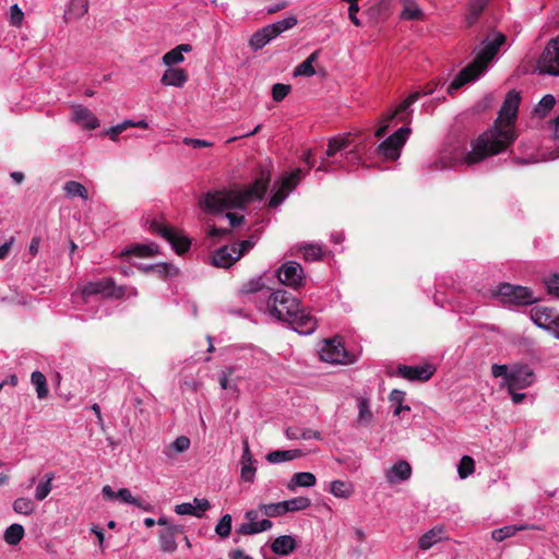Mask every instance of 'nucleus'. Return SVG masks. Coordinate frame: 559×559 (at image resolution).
I'll return each mask as SVG.
<instances>
[{
  "instance_id": "f257e3e1",
  "label": "nucleus",
  "mask_w": 559,
  "mask_h": 559,
  "mask_svg": "<svg viewBox=\"0 0 559 559\" xmlns=\"http://www.w3.org/2000/svg\"><path fill=\"white\" fill-rule=\"evenodd\" d=\"M520 103V92L511 90L507 93L493 126L472 142V151L463 158L466 165L477 164L488 156L506 151L513 144L518 138L514 123Z\"/></svg>"
},
{
  "instance_id": "f03ea898",
  "label": "nucleus",
  "mask_w": 559,
  "mask_h": 559,
  "mask_svg": "<svg viewBox=\"0 0 559 559\" xmlns=\"http://www.w3.org/2000/svg\"><path fill=\"white\" fill-rule=\"evenodd\" d=\"M271 176L261 171L260 176L246 190H215L203 194L199 200L202 210L209 213H219L224 210L239 209L253 199H262L269 189Z\"/></svg>"
},
{
  "instance_id": "7ed1b4c3",
  "label": "nucleus",
  "mask_w": 559,
  "mask_h": 559,
  "mask_svg": "<svg viewBox=\"0 0 559 559\" xmlns=\"http://www.w3.org/2000/svg\"><path fill=\"white\" fill-rule=\"evenodd\" d=\"M507 37L500 32H492L481 41V49L474 60L463 68L448 86V93L453 94L466 83L477 79L488 67L489 62L498 53Z\"/></svg>"
},
{
  "instance_id": "20e7f679",
  "label": "nucleus",
  "mask_w": 559,
  "mask_h": 559,
  "mask_svg": "<svg viewBox=\"0 0 559 559\" xmlns=\"http://www.w3.org/2000/svg\"><path fill=\"white\" fill-rule=\"evenodd\" d=\"M267 308L273 317L288 322L300 312V301L290 293L278 289L271 294Z\"/></svg>"
},
{
  "instance_id": "39448f33",
  "label": "nucleus",
  "mask_w": 559,
  "mask_h": 559,
  "mask_svg": "<svg viewBox=\"0 0 559 559\" xmlns=\"http://www.w3.org/2000/svg\"><path fill=\"white\" fill-rule=\"evenodd\" d=\"M297 24V19L295 16H288L282 21L276 23L266 25L260 29H258L249 39V46L253 50H259L263 48L266 44H269L276 36L281 35L283 32L293 28Z\"/></svg>"
},
{
  "instance_id": "423d86ee",
  "label": "nucleus",
  "mask_w": 559,
  "mask_h": 559,
  "mask_svg": "<svg viewBox=\"0 0 559 559\" xmlns=\"http://www.w3.org/2000/svg\"><path fill=\"white\" fill-rule=\"evenodd\" d=\"M150 231L165 238L179 255L185 254L190 250L191 240L188 237L178 234L171 226L164 225L154 219L150 224Z\"/></svg>"
},
{
  "instance_id": "0eeeda50",
  "label": "nucleus",
  "mask_w": 559,
  "mask_h": 559,
  "mask_svg": "<svg viewBox=\"0 0 559 559\" xmlns=\"http://www.w3.org/2000/svg\"><path fill=\"white\" fill-rule=\"evenodd\" d=\"M493 296L500 297L503 304L528 305L534 301L532 292L524 286L501 283Z\"/></svg>"
},
{
  "instance_id": "6e6552de",
  "label": "nucleus",
  "mask_w": 559,
  "mask_h": 559,
  "mask_svg": "<svg viewBox=\"0 0 559 559\" xmlns=\"http://www.w3.org/2000/svg\"><path fill=\"white\" fill-rule=\"evenodd\" d=\"M411 129L402 127L386 138L377 148L379 155L386 159L395 160L401 155V148L405 144Z\"/></svg>"
},
{
  "instance_id": "1a4fd4ad",
  "label": "nucleus",
  "mask_w": 559,
  "mask_h": 559,
  "mask_svg": "<svg viewBox=\"0 0 559 559\" xmlns=\"http://www.w3.org/2000/svg\"><path fill=\"white\" fill-rule=\"evenodd\" d=\"M157 524L164 527L158 534L160 550L169 554L176 551L178 547L177 537L183 533V527L175 524L166 516L158 518Z\"/></svg>"
},
{
  "instance_id": "9d476101",
  "label": "nucleus",
  "mask_w": 559,
  "mask_h": 559,
  "mask_svg": "<svg viewBox=\"0 0 559 559\" xmlns=\"http://www.w3.org/2000/svg\"><path fill=\"white\" fill-rule=\"evenodd\" d=\"M537 68L540 73L559 76V36L546 45Z\"/></svg>"
},
{
  "instance_id": "9b49d317",
  "label": "nucleus",
  "mask_w": 559,
  "mask_h": 559,
  "mask_svg": "<svg viewBox=\"0 0 559 559\" xmlns=\"http://www.w3.org/2000/svg\"><path fill=\"white\" fill-rule=\"evenodd\" d=\"M535 381V373L527 365L516 364L510 368L506 388L508 391L523 390Z\"/></svg>"
},
{
  "instance_id": "f8f14e48",
  "label": "nucleus",
  "mask_w": 559,
  "mask_h": 559,
  "mask_svg": "<svg viewBox=\"0 0 559 559\" xmlns=\"http://www.w3.org/2000/svg\"><path fill=\"white\" fill-rule=\"evenodd\" d=\"M83 297L102 295L104 297L121 298L124 295L122 287H117L111 278H102L87 283L81 290Z\"/></svg>"
},
{
  "instance_id": "ddd939ff",
  "label": "nucleus",
  "mask_w": 559,
  "mask_h": 559,
  "mask_svg": "<svg viewBox=\"0 0 559 559\" xmlns=\"http://www.w3.org/2000/svg\"><path fill=\"white\" fill-rule=\"evenodd\" d=\"M278 281L285 286H289L294 289L299 288L304 285L305 274L301 265L296 261L285 262L277 270Z\"/></svg>"
},
{
  "instance_id": "4468645a",
  "label": "nucleus",
  "mask_w": 559,
  "mask_h": 559,
  "mask_svg": "<svg viewBox=\"0 0 559 559\" xmlns=\"http://www.w3.org/2000/svg\"><path fill=\"white\" fill-rule=\"evenodd\" d=\"M320 358L331 364H347L352 361L349 354L337 337L324 341V345L320 349Z\"/></svg>"
},
{
  "instance_id": "2eb2a0df",
  "label": "nucleus",
  "mask_w": 559,
  "mask_h": 559,
  "mask_svg": "<svg viewBox=\"0 0 559 559\" xmlns=\"http://www.w3.org/2000/svg\"><path fill=\"white\" fill-rule=\"evenodd\" d=\"M245 518L248 522L242 523L236 530V533L239 535H254L266 532L272 527V522L267 519L258 521L259 513L257 510L247 511Z\"/></svg>"
},
{
  "instance_id": "dca6fc26",
  "label": "nucleus",
  "mask_w": 559,
  "mask_h": 559,
  "mask_svg": "<svg viewBox=\"0 0 559 559\" xmlns=\"http://www.w3.org/2000/svg\"><path fill=\"white\" fill-rule=\"evenodd\" d=\"M436 372V368L430 365L424 366H407L400 365L396 370V374L408 380V381H428L433 373Z\"/></svg>"
},
{
  "instance_id": "f3484780",
  "label": "nucleus",
  "mask_w": 559,
  "mask_h": 559,
  "mask_svg": "<svg viewBox=\"0 0 559 559\" xmlns=\"http://www.w3.org/2000/svg\"><path fill=\"white\" fill-rule=\"evenodd\" d=\"M531 318L538 326L552 331L559 314L551 308L537 306L531 310Z\"/></svg>"
},
{
  "instance_id": "a211bd4d",
  "label": "nucleus",
  "mask_w": 559,
  "mask_h": 559,
  "mask_svg": "<svg viewBox=\"0 0 559 559\" xmlns=\"http://www.w3.org/2000/svg\"><path fill=\"white\" fill-rule=\"evenodd\" d=\"M412 476V466L407 461L400 460L385 471L386 481L391 485L403 483Z\"/></svg>"
},
{
  "instance_id": "6ab92c4d",
  "label": "nucleus",
  "mask_w": 559,
  "mask_h": 559,
  "mask_svg": "<svg viewBox=\"0 0 559 559\" xmlns=\"http://www.w3.org/2000/svg\"><path fill=\"white\" fill-rule=\"evenodd\" d=\"M239 260V255L236 253V243L231 246H223L217 249L212 257L213 265L217 267H230Z\"/></svg>"
},
{
  "instance_id": "aec40b11",
  "label": "nucleus",
  "mask_w": 559,
  "mask_h": 559,
  "mask_svg": "<svg viewBox=\"0 0 559 559\" xmlns=\"http://www.w3.org/2000/svg\"><path fill=\"white\" fill-rule=\"evenodd\" d=\"M211 507L207 499L202 498H194L193 503L190 502H183L180 504H177L175 507V512L179 515H193L197 518H202L203 513L209 510Z\"/></svg>"
},
{
  "instance_id": "412c9836",
  "label": "nucleus",
  "mask_w": 559,
  "mask_h": 559,
  "mask_svg": "<svg viewBox=\"0 0 559 559\" xmlns=\"http://www.w3.org/2000/svg\"><path fill=\"white\" fill-rule=\"evenodd\" d=\"M72 120L84 129L95 130L99 127V120L87 107L82 105L73 106Z\"/></svg>"
},
{
  "instance_id": "4be33fe9",
  "label": "nucleus",
  "mask_w": 559,
  "mask_h": 559,
  "mask_svg": "<svg viewBox=\"0 0 559 559\" xmlns=\"http://www.w3.org/2000/svg\"><path fill=\"white\" fill-rule=\"evenodd\" d=\"M295 331L301 334H311L317 329V319L300 308V312L289 320Z\"/></svg>"
},
{
  "instance_id": "5701e85b",
  "label": "nucleus",
  "mask_w": 559,
  "mask_h": 559,
  "mask_svg": "<svg viewBox=\"0 0 559 559\" xmlns=\"http://www.w3.org/2000/svg\"><path fill=\"white\" fill-rule=\"evenodd\" d=\"M296 547V539L292 535H281L271 544V550L278 556H288Z\"/></svg>"
},
{
  "instance_id": "b1692460",
  "label": "nucleus",
  "mask_w": 559,
  "mask_h": 559,
  "mask_svg": "<svg viewBox=\"0 0 559 559\" xmlns=\"http://www.w3.org/2000/svg\"><path fill=\"white\" fill-rule=\"evenodd\" d=\"M187 81H188V73L185 69H181V68L167 69L160 79V82L164 85L176 86V87H182Z\"/></svg>"
},
{
  "instance_id": "393cba45",
  "label": "nucleus",
  "mask_w": 559,
  "mask_h": 559,
  "mask_svg": "<svg viewBox=\"0 0 559 559\" xmlns=\"http://www.w3.org/2000/svg\"><path fill=\"white\" fill-rule=\"evenodd\" d=\"M238 465L240 467L241 480L245 483H253L259 467V461L255 456H241Z\"/></svg>"
},
{
  "instance_id": "a878e982",
  "label": "nucleus",
  "mask_w": 559,
  "mask_h": 559,
  "mask_svg": "<svg viewBox=\"0 0 559 559\" xmlns=\"http://www.w3.org/2000/svg\"><path fill=\"white\" fill-rule=\"evenodd\" d=\"M356 136V134L354 135L352 133H347L343 136L330 139L328 143V148L325 151V155L328 157H333L334 155H336V153L349 148Z\"/></svg>"
},
{
  "instance_id": "bb28decb",
  "label": "nucleus",
  "mask_w": 559,
  "mask_h": 559,
  "mask_svg": "<svg viewBox=\"0 0 559 559\" xmlns=\"http://www.w3.org/2000/svg\"><path fill=\"white\" fill-rule=\"evenodd\" d=\"M329 492L336 498L349 499L355 492V487L350 481L335 479L330 483Z\"/></svg>"
},
{
  "instance_id": "cd10ccee",
  "label": "nucleus",
  "mask_w": 559,
  "mask_h": 559,
  "mask_svg": "<svg viewBox=\"0 0 559 559\" xmlns=\"http://www.w3.org/2000/svg\"><path fill=\"white\" fill-rule=\"evenodd\" d=\"M317 483V478L312 473L299 472L295 473L290 478L287 488L294 491L297 487H312Z\"/></svg>"
},
{
  "instance_id": "c85d7f7f",
  "label": "nucleus",
  "mask_w": 559,
  "mask_h": 559,
  "mask_svg": "<svg viewBox=\"0 0 559 559\" xmlns=\"http://www.w3.org/2000/svg\"><path fill=\"white\" fill-rule=\"evenodd\" d=\"M442 533L443 527H433L430 531L426 532L419 539H418V547L421 550H428L433 545H436L438 542L442 539Z\"/></svg>"
},
{
  "instance_id": "c756f323",
  "label": "nucleus",
  "mask_w": 559,
  "mask_h": 559,
  "mask_svg": "<svg viewBox=\"0 0 559 559\" xmlns=\"http://www.w3.org/2000/svg\"><path fill=\"white\" fill-rule=\"evenodd\" d=\"M192 50V46L189 44H181L169 50L163 56V62L166 66H173L183 61V52H189Z\"/></svg>"
},
{
  "instance_id": "7c9ffc66",
  "label": "nucleus",
  "mask_w": 559,
  "mask_h": 559,
  "mask_svg": "<svg viewBox=\"0 0 559 559\" xmlns=\"http://www.w3.org/2000/svg\"><path fill=\"white\" fill-rule=\"evenodd\" d=\"M319 50L313 51L306 60H304L301 63H299L295 70L294 75L295 76H312L316 74V70L313 68V63L319 58Z\"/></svg>"
},
{
  "instance_id": "2f4dec72",
  "label": "nucleus",
  "mask_w": 559,
  "mask_h": 559,
  "mask_svg": "<svg viewBox=\"0 0 559 559\" xmlns=\"http://www.w3.org/2000/svg\"><path fill=\"white\" fill-rule=\"evenodd\" d=\"M421 97V92H413L411 93L397 107L394 111L389 114V119H393L394 117H399L400 120L405 121L406 117L404 112L419 98Z\"/></svg>"
},
{
  "instance_id": "473e14b6",
  "label": "nucleus",
  "mask_w": 559,
  "mask_h": 559,
  "mask_svg": "<svg viewBox=\"0 0 559 559\" xmlns=\"http://www.w3.org/2000/svg\"><path fill=\"white\" fill-rule=\"evenodd\" d=\"M88 10L86 0H71L69 9L64 14L66 21L82 17Z\"/></svg>"
},
{
  "instance_id": "72a5a7b5",
  "label": "nucleus",
  "mask_w": 559,
  "mask_h": 559,
  "mask_svg": "<svg viewBox=\"0 0 559 559\" xmlns=\"http://www.w3.org/2000/svg\"><path fill=\"white\" fill-rule=\"evenodd\" d=\"M25 531L21 524L13 523L5 531L3 538L8 545L15 546L24 537Z\"/></svg>"
},
{
  "instance_id": "f704fd0d",
  "label": "nucleus",
  "mask_w": 559,
  "mask_h": 559,
  "mask_svg": "<svg viewBox=\"0 0 559 559\" xmlns=\"http://www.w3.org/2000/svg\"><path fill=\"white\" fill-rule=\"evenodd\" d=\"M55 478L53 473H47L45 476L39 480L38 485L36 486L35 490V499L38 501H43L51 491L52 485L51 481Z\"/></svg>"
},
{
  "instance_id": "c9c22d12",
  "label": "nucleus",
  "mask_w": 559,
  "mask_h": 559,
  "mask_svg": "<svg viewBox=\"0 0 559 559\" xmlns=\"http://www.w3.org/2000/svg\"><path fill=\"white\" fill-rule=\"evenodd\" d=\"M404 399H405L404 391H401L397 389H394L391 391V393L389 395V400L392 403V405H394V409H393L394 416H399L403 411H407V412L411 411L409 406L403 405Z\"/></svg>"
},
{
  "instance_id": "e433bc0d",
  "label": "nucleus",
  "mask_w": 559,
  "mask_h": 559,
  "mask_svg": "<svg viewBox=\"0 0 559 559\" xmlns=\"http://www.w3.org/2000/svg\"><path fill=\"white\" fill-rule=\"evenodd\" d=\"M63 190L70 198L80 197L84 200L88 198L86 188L81 182L74 180L67 181L63 186Z\"/></svg>"
},
{
  "instance_id": "4c0bfd02",
  "label": "nucleus",
  "mask_w": 559,
  "mask_h": 559,
  "mask_svg": "<svg viewBox=\"0 0 559 559\" xmlns=\"http://www.w3.org/2000/svg\"><path fill=\"white\" fill-rule=\"evenodd\" d=\"M157 245H134L128 249L124 254L136 255L139 258L152 257L157 252Z\"/></svg>"
},
{
  "instance_id": "58836bf2",
  "label": "nucleus",
  "mask_w": 559,
  "mask_h": 559,
  "mask_svg": "<svg viewBox=\"0 0 559 559\" xmlns=\"http://www.w3.org/2000/svg\"><path fill=\"white\" fill-rule=\"evenodd\" d=\"M32 383L36 388L38 399H45L48 395L47 380L40 371H34L31 376Z\"/></svg>"
},
{
  "instance_id": "ea45409f",
  "label": "nucleus",
  "mask_w": 559,
  "mask_h": 559,
  "mask_svg": "<svg viewBox=\"0 0 559 559\" xmlns=\"http://www.w3.org/2000/svg\"><path fill=\"white\" fill-rule=\"evenodd\" d=\"M286 512H296L308 509L311 506V500L308 497H295L285 500Z\"/></svg>"
},
{
  "instance_id": "a19ab883",
  "label": "nucleus",
  "mask_w": 559,
  "mask_h": 559,
  "mask_svg": "<svg viewBox=\"0 0 559 559\" xmlns=\"http://www.w3.org/2000/svg\"><path fill=\"white\" fill-rule=\"evenodd\" d=\"M424 13L418 5L412 0H405L404 9L401 12V19L403 20H420Z\"/></svg>"
},
{
  "instance_id": "79ce46f5",
  "label": "nucleus",
  "mask_w": 559,
  "mask_h": 559,
  "mask_svg": "<svg viewBox=\"0 0 559 559\" xmlns=\"http://www.w3.org/2000/svg\"><path fill=\"white\" fill-rule=\"evenodd\" d=\"M555 105V97L550 94H547L539 100L538 105L534 109V112L536 116L544 118L549 114Z\"/></svg>"
},
{
  "instance_id": "37998d69",
  "label": "nucleus",
  "mask_w": 559,
  "mask_h": 559,
  "mask_svg": "<svg viewBox=\"0 0 559 559\" xmlns=\"http://www.w3.org/2000/svg\"><path fill=\"white\" fill-rule=\"evenodd\" d=\"M12 508L19 514L31 515L35 510V504L29 498L21 497L13 501Z\"/></svg>"
},
{
  "instance_id": "c03bdc74",
  "label": "nucleus",
  "mask_w": 559,
  "mask_h": 559,
  "mask_svg": "<svg viewBox=\"0 0 559 559\" xmlns=\"http://www.w3.org/2000/svg\"><path fill=\"white\" fill-rule=\"evenodd\" d=\"M522 530H524V526L507 525V526L493 530L491 533V537L496 542H502L506 538L515 535L519 531H522Z\"/></svg>"
},
{
  "instance_id": "a18cd8bd",
  "label": "nucleus",
  "mask_w": 559,
  "mask_h": 559,
  "mask_svg": "<svg viewBox=\"0 0 559 559\" xmlns=\"http://www.w3.org/2000/svg\"><path fill=\"white\" fill-rule=\"evenodd\" d=\"M302 170L297 168L287 176H284L281 180V187L286 190L287 192L295 189V187L298 185L299 180L302 177Z\"/></svg>"
},
{
  "instance_id": "49530a36",
  "label": "nucleus",
  "mask_w": 559,
  "mask_h": 559,
  "mask_svg": "<svg viewBox=\"0 0 559 559\" xmlns=\"http://www.w3.org/2000/svg\"><path fill=\"white\" fill-rule=\"evenodd\" d=\"M145 271H153L157 273L160 276H175L178 274V269L171 264V263H159V264H153L147 267H145Z\"/></svg>"
},
{
  "instance_id": "de8ad7c7",
  "label": "nucleus",
  "mask_w": 559,
  "mask_h": 559,
  "mask_svg": "<svg viewBox=\"0 0 559 559\" xmlns=\"http://www.w3.org/2000/svg\"><path fill=\"white\" fill-rule=\"evenodd\" d=\"M475 471V463L472 456H462L457 465V473L461 479L467 478Z\"/></svg>"
},
{
  "instance_id": "09e8293b",
  "label": "nucleus",
  "mask_w": 559,
  "mask_h": 559,
  "mask_svg": "<svg viewBox=\"0 0 559 559\" xmlns=\"http://www.w3.org/2000/svg\"><path fill=\"white\" fill-rule=\"evenodd\" d=\"M260 509L266 516L276 518L286 514V508L284 501L276 503H267L260 506Z\"/></svg>"
},
{
  "instance_id": "8fccbe9b",
  "label": "nucleus",
  "mask_w": 559,
  "mask_h": 559,
  "mask_svg": "<svg viewBox=\"0 0 559 559\" xmlns=\"http://www.w3.org/2000/svg\"><path fill=\"white\" fill-rule=\"evenodd\" d=\"M231 521L230 514H224L215 526V533L223 538L228 537L231 532Z\"/></svg>"
},
{
  "instance_id": "3c124183",
  "label": "nucleus",
  "mask_w": 559,
  "mask_h": 559,
  "mask_svg": "<svg viewBox=\"0 0 559 559\" xmlns=\"http://www.w3.org/2000/svg\"><path fill=\"white\" fill-rule=\"evenodd\" d=\"M358 424L367 426L372 419V413L369 407V402L366 399H361L358 404Z\"/></svg>"
},
{
  "instance_id": "603ef678",
  "label": "nucleus",
  "mask_w": 559,
  "mask_h": 559,
  "mask_svg": "<svg viewBox=\"0 0 559 559\" xmlns=\"http://www.w3.org/2000/svg\"><path fill=\"white\" fill-rule=\"evenodd\" d=\"M292 86L289 84L275 83L272 86V98L274 102H282L290 92Z\"/></svg>"
},
{
  "instance_id": "864d4df0",
  "label": "nucleus",
  "mask_w": 559,
  "mask_h": 559,
  "mask_svg": "<svg viewBox=\"0 0 559 559\" xmlns=\"http://www.w3.org/2000/svg\"><path fill=\"white\" fill-rule=\"evenodd\" d=\"M484 9L485 8L480 7V4L469 3L468 13L466 15L467 26H472L477 21Z\"/></svg>"
},
{
  "instance_id": "5fc2aeb1",
  "label": "nucleus",
  "mask_w": 559,
  "mask_h": 559,
  "mask_svg": "<svg viewBox=\"0 0 559 559\" xmlns=\"http://www.w3.org/2000/svg\"><path fill=\"white\" fill-rule=\"evenodd\" d=\"M189 447H190V439L186 436L178 437L170 444L171 450L179 452V453L187 451L189 449Z\"/></svg>"
},
{
  "instance_id": "6e6d98bb",
  "label": "nucleus",
  "mask_w": 559,
  "mask_h": 559,
  "mask_svg": "<svg viewBox=\"0 0 559 559\" xmlns=\"http://www.w3.org/2000/svg\"><path fill=\"white\" fill-rule=\"evenodd\" d=\"M23 17H24V13L19 8V5L17 4L11 5V8H10V23L13 26H20L22 24Z\"/></svg>"
},
{
  "instance_id": "4d7b16f0",
  "label": "nucleus",
  "mask_w": 559,
  "mask_h": 559,
  "mask_svg": "<svg viewBox=\"0 0 559 559\" xmlns=\"http://www.w3.org/2000/svg\"><path fill=\"white\" fill-rule=\"evenodd\" d=\"M118 498L124 503L140 506V499L133 497L129 489L121 488L117 491Z\"/></svg>"
},
{
  "instance_id": "13d9d810",
  "label": "nucleus",
  "mask_w": 559,
  "mask_h": 559,
  "mask_svg": "<svg viewBox=\"0 0 559 559\" xmlns=\"http://www.w3.org/2000/svg\"><path fill=\"white\" fill-rule=\"evenodd\" d=\"M491 373L495 378L502 377L503 378V385H506L508 381V374L510 373V369L507 365H498L495 364L491 367Z\"/></svg>"
},
{
  "instance_id": "bf43d9fd",
  "label": "nucleus",
  "mask_w": 559,
  "mask_h": 559,
  "mask_svg": "<svg viewBox=\"0 0 559 559\" xmlns=\"http://www.w3.org/2000/svg\"><path fill=\"white\" fill-rule=\"evenodd\" d=\"M287 191L284 190L282 187H280L274 193L273 195L271 197L270 201H269V206L270 207H276L278 206L286 198L287 195Z\"/></svg>"
},
{
  "instance_id": "052dcab7",
  "label": "nucleus",
  "mask_w": 559,
  "mask_h": 559,
  "mask_svg": "<svg viewBox=\"0 0 559 559\" xmlns=\"http://www.w3.org/2000/svg\"><path fill=\"white\" fill-rule=\"evenodd\" d=\"M336 462L349 472H356L360 467V463L358 461H349L348 456H336Z\"/></svg>"
},
{
  "instance_id": "680f3d73",
  "label": "nucleus",
  "mask_w": 559,
  "mask_h": 559,
  "mask_svg": "<svg viewBox=\"0 0 559 559\" xmlns=\"http://www.w3.org/2000/svg\"><path fill=\"white\" fill-rule=\"evenodd\" d=\"M304 257L307 260H318L321 257V248L309 245L304 248Z\"/></svg>"
},
{
  "instance_id": "e2e57ef3",
  "label": "nucleus",
  "mask_w": 559,
  "mask_h": 559,
  "mask_svg": "<svg viewBox=\"0 0 559 559\" xmlns=\"http://www.w3.org/2000/svg\"><path fill=\"white\" fill-rule=\"evenodd\" d=\"M183 143L186 145L192 146L193 148H203V147L213 146L212 142H209L206 140H201V139H192V138H185Z\"/></svg>"
},
{
  "instance_id": "0e129e2a",
  "label": "nucleus",
  "mask_w": 559,
  "mask_h": 559,
  "mask_svg": "<svg viewBox=\"0 0 559 559\" xmlns=\"http://www.w3.org/2000/svg\"><path fill=\"white\" fill-rule=\"evenodd\" d=\"M254 247V241L252 239H246L236 245V253L239 255V259L243 257L251 248Z\"/></svg>"
},
{
  "instance_id": "69168bd1",
  "label": "nucleus",
  "mask_w": 559,
  "mask_h": 559,
  "mask_svg": "<svg viewBox=\"0 0 559 559\" xmlns=\"http://www.w3.org/2000/svg\"><path fill=\"white\" fill-rule=\"evenodd\" d=\"M547 288L549 294L559 296V274H554L547 282Z\"/></svg>"
},
{
  "instance_id": "338daca9",
  "label": "nucleus",
  "mask_w": 559,
  "mask_h": 559,
  "mask_svg": "<svg viewBox=\"0 0 559 559\" xmlns=\"http://www.w3.org/2000/svg\"><path fill=\"white\" fill-rule=\"evenodd\" d=\"M360 159V147H359V144H356L354 145L353 148H350L347 153H346V160L348 163H357L358 160Z\"/></svg>"
},
{
  "instance_id": "774afa93",
  "label": "nucleus",
  "mask_w": 559,
  "mask_h": 559,
  "mask_svg": "<svg viewBox=\"0 0 559 559\" xmlns=\"http://www.w3.org/2000/svg\"><path fill=\"white\" fill-rule=\"evenodd\" d=\"M226 217L229 219V224L231 227H237V226L241 225L245 221L243 215H239V214L233 213V212H228L226 214Z\"/></svg>"
}]
</instances>
